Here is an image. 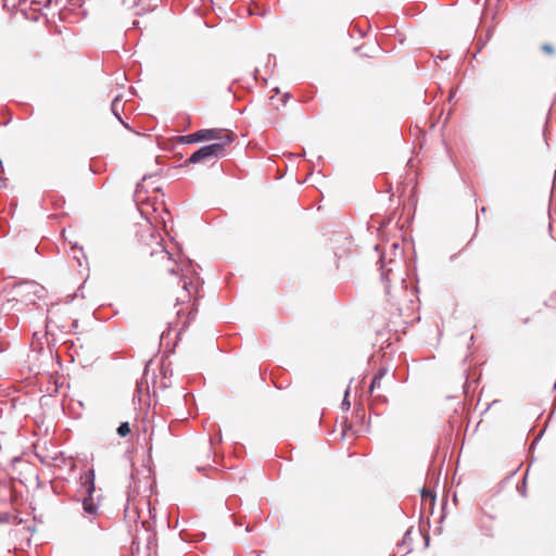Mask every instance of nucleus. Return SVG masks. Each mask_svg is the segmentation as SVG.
I'll use <instances>...</instances> for the list:
<instances>
[{
    "label": "nucleus",
    "mask_w": 556,
    "mask_h": 556,
    "mask_svg": "<svg viewBox=\"0 0 556 556\" xmlns=\"http://www.w3.org/2000/svg\"><path fill=\"white\" fill-rule=\"evenodd\" d=\"M229 144L230 143H212L202 147L190 155V157L187 160V163L195 164L220 157L225 154V149Z\"/></svg>",
    "instance_id": "7ed1b4c3"
},
{
    "label": "nucleus",
    "mask_w": 556,
    "mask_h": 556,
    "mask_svg": "<svg viewBox=\"0 0 556 556\" xmlns=\"http://www.w3.org/2000/svg\"><path fill=\"white\" fill-rule=\"evenodd\" d=\"M25 0H18L17 2L21 3V2H24Z\"/></svg>",
    "instance_id": "ddd939ff"
},
{
    "label": "nucleus",
    "mask_w": 556,
    "mask_h": 556,
    "mask_svg": "<svg viewBox=\"0 0 556 556\" xmlns=\"http://www.w3.org/2000/svg\"><path fill=\"white\" fill-rule=\"evenodd\" d=\"M118 103H119V98H118V97H116V98L114 99V101L112 102V111H113V113L115 114V116H116L117 118H119L118 113H117V106H118Z\"/></svg>",
    "instance_id": "9d476101"
},
{
    "label": "nucleus",
    "mask_w": 556,
    "mask_h": 556,
    "mask_svg": "<svg viewBox=\"0 0 556 556\" xmlns=\"http://www.w3.org/2000/svg\"><path fill=\"white\" fill-rule=\"evenodd\" d=\"M235 139L233 132L227 129H201L195 132L180 136L178 141L181 143H195L200 141H216L215 143H231Z\"/></svg>",
    "instance_id": "f03ea898"
},
{
    "label": "nucleus",
    "mask_w": 556,
    "mask_h": 556,
    "mask_svg": "<svg viewBox=\"0 0 556 556\" xmlns=\"http://www.w3.org/2000/svg\"><path fill=\"white\" fill-rule=\"evenodd\" d=\"M348 395H349V392L346 391V392H345L344 400H343V403H342V404H343V406H344L346 409H349V408H350V402H349V400H348Z\"/></svg>",
    "instance_id": "f8f14e48"
},
{
    "label": "nucleus",
    "mask_w": 556,
    "mask_h": 556,
    "mask_svg": "<svg viewBox=\"0 0 556 556\" xmlns=\"http://www.w3.org/2000/svg\"><path fill=\"white\" fill-rule=\"evenodd\" d=\"M83 509L90 517V519L98 515V505L94 503L92 496H87L84 498Z\"/></svg>",
    "instance_id": "423d86ee"
},
{
    "label": "nucleus",
    "mask_w": 556,
    "mask_h": 556,
    "mask_svg": "<svg viewBox=\"0 0 556 556\" xmlns=\"http://www.w3.org/2000/svg\"><path fill=\"white\" fill-rule=\"evenodd\" d=\"M387 375H388V369L384 367H381V368H379V370L377 371V374L374 376V378L371 380V383L369 387V392L374 396L375 401H381V402L387 401L386 396L380 392V391L386 390V388L383 386V378Z\"/></svg>",
    "instance_id": "20e7f679"
},
{
    "label": "nucleus",
    "mask_w": 556,
    "mask_h": 556,
    "mask_svg": "<svg viewBox=\"0 0 556 556\" xmlns=\"http://www.w3.org/2000/svg\"><path fill=\"white\" fill-rule=\"evenodd\" d=\"M86 485H87V493H88V496H92L94 490H96V486H94V473L93 471H89L88 475L86 476Z\"/></svg>",
    "instance_id": "0eeeda50"
},
{
    "label": "nucleus",
    "mask_w": 556,
    "mask_h": 556,
    "mask_svg": "<svg viewBox=\"0 0 556 556\" xmlns=\"http://www.w3.org/2000/svg\"><path fill=\"white\" fill-rule=\"evenodd\" d=\"M139 252L148 269L162 277L168 276L169 283L179 288L175 306L189 304L191 296L198 293L199 277L194 273L190 277L186 274L182 277L178 275L177 262L164 248L160 236L150 225H146L139 233ZM182 313H185L184 307L176 314L180 316Z\"/></svg>",
    "instance_id": "f257e3e1"
},
{
    "label": "nucleus",
    "mask_w": 556,
    "mask_h": 556,
    "mask_svg": "<svg viewBox=\"0 0 556 556\" xmlns=\"http://www.w3.org/2000/svg\"><path fill=\"white\" fill-rule=\"evenodd\" d=\"M412 534H413V530L412 529L406 531V533L404 535V540L402 542V545H405L406 543H408V541L412 540Z\"/></svg>",
    "instance_id": "9b49d317"
},
{
    "label": "nucleus",
    "mask_w": 556,
    "mask_h": 556,
    "mask_svg": "<svg viewBox=\"0 0 556 556\" xmlns=\"http://www.w3.org/2000/svg\"><path fill=\"white\" fill-rule=\"evenodd\" d=\"M131 432L130 426L128 422H122L117 428V433L121 437H126Z\"/></svg>",
    "instance_id": "6e6552de"
},
{
    "label": "nucleus",
    "mask_w": 556,
    "mask_h": 556,
    "mask_svg": "<svg viewBox=\"0 0 556 556\" xmlns=\"http://www.w3.org/2000/svg\"><path fill=\"white\" fill-rule=\"evenodd\" d=\"M542 51L548 55H552L554 54L555 52V49L552 45L549 43H544L542 47H541Z\"/></svg>",
    "instance_id": "1a4fd4ad"
},
{
    "label": "nucleus",
    "mask_w": 556,
    "mask_h": 556,
    "mask_svg": "<svg viewBox=\"0 0 556 556\" xmlns=\"http://www.w3.org/2000/svg\"><path fill=\"white\" fill-rule=\"evenodd\" d=\"M435 505V494L431 490L424 489L421 491V508L422 510L433 511Z\"/></svg>",
    "instance_id": "39448f33"
}]
</instances>
